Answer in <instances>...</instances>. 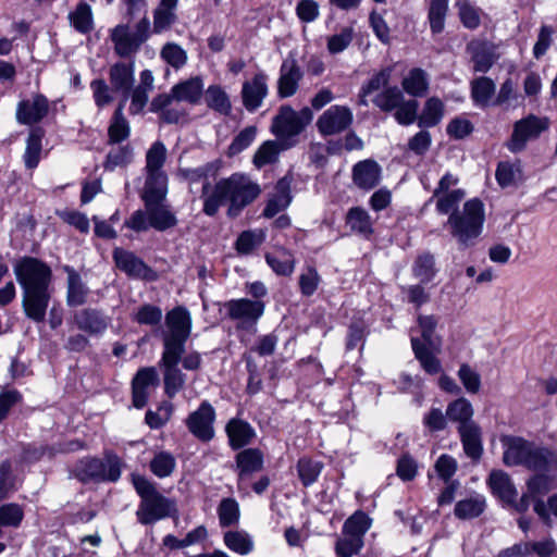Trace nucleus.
Returning <instances> with one entry per match:
<instances>
[{"label": "nucleus", "instance_id": "obj_1", "mask_svg": "<svg viewBox=\"0 0 557 557\" xmlns=\"http://www.w3.org/2000/svg\"><path fill=\"white\" fill-rule=\"evenodd\" d=\"M260 194L261 188L258 183L253 182L246 174L234 173L228 177L218 181L211 190L209 183L203 185V212L212 216L222 205H227V215L236 218Z\"/></svg>", "mask_w": 557, "mask_h": 557}, {"label": "nucleus", "instance_id": "obj_2", "mask_svg": "<svg viewBox=\"0 0 557 557\" xmlns=\"http://www.w3.org/2000/svg\"><path fill=\"white\" fill-rule=\"evenodd\" d=\"M14 273L23 288L25 314L35 322L44 321L50 300V268L36 258L24 257L15 263Z\"/></svg>", "mask_w": 557, "mask_h": 557}, {"label": "nucleus", "instance_id": "obj_3", "mask_svg": "<svg viewBox=\"0 0 557 557\" xmlns=\"http://www.w3.org/2000/svg\"><path fill=\"white\" fill-rule=\"evenodd\" d=\"M485 211L483 202L473 198L463 203L461 210L451 212L447 226L451 236L465 248L474 245L483 231Z\"/></svg>", "mask_w": 557, "mask_h": 557}, {"label": "nucleus", "instance_id": "obj_4", "mask_svg": "<svg viewBox=\"0 0 557 557\" xmlns=\"http://www.w3.org/2000/svg\"><path fill=\"white\" fill-rule=\"evenodd\" d=\"M504 448L503 460L506 466H523L534 471L548 470V451L516 436L502 438Z\"/></svg>", "mask_w": 557, "mask_h": 557}, {"label": "nucleus", "instance_id": "obj_5", "mask_svg": "<svg viewBox=\"0 0 557 557\" xmlns=\"http://www.w3.org/2000/svg\"><path fill=\"white\" fill-rule=\"evenodd\" d=\"M313 113L305 107L295 111L288 106L280 109L272 123V132L284 145V148L296 144V137L311 123Z\"/></svg>", "mask_w": 557, "mask_h": 557}, {"label": "nucleus", "instance_id": "obj_6", "mask_svg": "<svg viewBox=\"0 0 557 557\" xmlns=\"http://www.w3.org/2000/svg\"><path fill=\"white\" fill-rule=\"evenodd\" d=\"M176 223L175 214L163 201H152L145 202L144 210L135 211L125 221V226L135 232H144L150 227L163 232L175 226Z\"/></svg>", "mask_w": 557, "mask_h": 557}, {"label": "nucleus", "instance_id": "obj_7", "mask_svg": "<svg viewBox=\"0 0 557 557\" xmlns=\"http://www.w3.org/2000/svg\"><path fill=\"white\" fill-rule=\"evenodd\" d=\"M150 21L143 17L132 29L127 24H119L111 30V40L119 57L134 55L149 38Z\"/></svg>", "mask_w": 557, "mask_h": 557}, {"label": "nucleus", "instance_id": "obj_8", "mask_svg": "<svg viewBox=\"0 0 557 557\" xmlns=\"http://www.w3.org/2000/svg\"><path fill=\"white\" fill-rule=\"evenodd\" d=\"M166 331L163 335V351L184 352V345L190 335L191 318L184 307H176L165 315Z\"/></svg>", "mask_w": 557, "mask_h": 557}, {"label": "nucleus", "instance_id": "obj_9", "mask_svg": "<svg viewBox=\"0 0 557 557\" xmlns=\"http://www.w3.org/2000/svg\"><path fill=\"white\" fill-rule=\"evenodd\" d=\"M76 476L85 482L96 481H117L121 475V459L114 454H107L104 459L84 458L75 466Z\"/></svg>", "mask_w": 557, "mask_h": 557}, {"label": "nucleus", "instance_id": "obj_10", "mask_svg": "<svg viewBox=\"0 0 557 557\" xmlns=\"http://www.w3.org/2000/svg\"><path fill=\"white\" fill-rule=\"evenodd\" d=\"M547 128L548 120L546 117L531 114L521 119L515 123L507 147L511 152H520L525 148L529 140L536 139Z\"/></svg>", "mask_w": 557, "mask_h": 557}, {"label": "nucleus", "instance_id": "obj_11", "mask_svg": "<svg viewBox=\"0 0 557 557\" xmlns=\"http://www.w3.org/2000/svg\"><path fill=\"white\" fill-rule=\"evenodd\" d=\"M203 92V82L201 77H190L173 86L169 95H162L154 99L152 107H168L173 100L196 104L200 101Z\"/></svg>", "mask_w": 557, "mask_h": 557}, {"label": "nucleus", "instance_id": "obj_12", "mask_svg": "<svg viewBox=\"0 0 557 557\" xmlns=\"http://www.w3.org/2000/svg\"><path fill=\"white\" fill-rule=\"evenodd\" d=\"M225 308L228 317L237 321L239 327L249 329L262 317L265 306L262 300L240 298L230 300Z\"/></svg>", "mask_w": 557, "mask_h": 557}, {"label": "nucleus", "instance_id": "obj_13", "mask_svg": "<svg viewBox=\"0 0 557 557\" xmlns=\"http://www.w3.org/2000/svg\"><path fill=\"white\" fill-rule=\"evenodd\" d=\"M182 355L174 351L162 352L160 368L163 373L164 393L169 398L175 397L185 385L186 376L178 368Z\"/></svg>", "mask_w": 557, "mask_h": 557}, {"label": "nucleus", "instance_id": "obj_14", "mask_svg": "<svg viewBox=\"0 0 557 557\" xmlns=\"http://www.w3.org/2000/svg\"><path fill=\"white\" fill-rule=\"evenodd\" d=\"M354 120L352 111L346 106H332L317 121L318 131L324 135H335L347 129Z\"/></svg>", "mask_w": 557, "mask_h": 557}, {"label": "nucleus", "instance_id": "obj_15", "mask_svg": "<svg viewBox=\"0 0 557 557\" xmlns=\"http://www.w3.org/2000/svg\"><path fill=\"white\" fill-rule=\"evenodd\" d=\"M214 408L209 401L203 400L199 408L188 416L186 425L189 432L198 440L209 442L214 436Z\"/></svg>", "mask_w": 557, "mask_h": 557}, {"label": "nucleus", "instance_id": "obj_16", "mask_svg": "<svg viewBox=\"0 0 557 557\" xmlns=\"http://www.w3.org/2000/svg\"><path fill=\"white\" fill-rule=\"evenodd\" d=\"M113 260L116 268L129 277L145 281L157 280L156 272L132 251L117 247L113 250Z\"/></svg>", "mask_w": 557, "mask_h": 557}, {"label": "nucleus", "instance_id": "obj_17", "mask_svg": "<svg viewBox=\"0 0 557 557\" xmlns=\"http://www.w3.org/2000/svg\"><path fill=\"white\" fill-rule=\"evenodd\" d=\"M269 76L264 72L256 73L250 79L243 83L242 100L243 106L249 112L259 109L269 94Z\"/></svg>", "mask_w": 557, "mask_h": 557}, {"label": "nucleus", "instance_id": "obj_18", "mask_svg": "<svg viewBox=\"0 0 557 557\" xmlns=\"http://www.w3.org/2000/svg\"><path fill=\"white\" fill-rule=\"evenodd\" d=\"M172 509V503L160 493H156L140 502L137 517L143 524H150L170 516Z\"/></svg>", "mask_w": 557, "mask_h": 557}, {"label": "nucleus", "instance_id": "obj_19", "mask_svg": "<svg viewBox=\"0 0 557 557\" xmlns=\"http://www.w3.org/2000/svg\"><path fill=\"white\" fill-rule=\"evenodd\" d=\"M302 72L294 57L283 61L277 81V94L281 98H288L296 94Z\"/></svg>", "mask_w": 557, "mask_h": 557}, {"label": "nucleus", "instance_id": "obj_20", "mask_svg": "<svg viewBox=\"0 0 557 557\" xmlns=\"http://www.w3.org/2000/svg\"><path fill=\"white\" fill-rule=\"evenodd\" d=\"M48 113V100L42 95L18 102L16 120L20 124L30 125L42 120Z\"/></svg>", "mask_w": 557, "mask_h": 557}, {"label": "nucleus", "instance_id": "obj_21", "mask_svg": "<svg viewBox=\"0 0 557 557\" xmlns=\"http://www.w3.org/2000/svg\"><path fill=\"white\" fill-rule=\"evenodd\" d=\"M158 373L154 368L140 369L133 380V404L143 408L149 397V388L158 385Z\"/></svg>", "mask_w": 557, "mask_h": 557}, {"label": "nucleus", "instance_id": "obj_22", "mask_svg": "<svg viewBox=\"0 0 557 557\" xmlns=\"http://www.w3.org/2000/svg\"><path fill=\"white\" fill-rule=\"evenodd\" d=\"M290 201V181L287 177H283L276 183L274 190L270 194L263 215L269 219L275 216L285 210Z\"/></svg>", "mask_w": 557, "mask_h": 557}, {"label": "nucleus", "instance_id": "obj_23", "mask_svg": "<svg viewBox=\"0 0 557 557\" xmlns=\"http://www.w3.org/2000/svg\"><path fill=\"white\" fill-rule=\"evenodd\" d=\"M134 63L117 62L110 67L109 78L112 88L116 92H121L124 99L129 96L134 84Z\"/></svg>", "mask_w": 557, "mask_h": 557}, {"label": "nucleus", "instance_id": "obj_24", "mask_svg": "<svg viewBox=\"0 0 557 557\" xmlns=\"http://www.w3.org/2000/svg\"><path fill=\"white\" fill-rule=\"evenodd\" d=\"M381 180V166L373 160H363L354 165L352 181L361 189L374 188Z\"/></svg>", "mask_w": 557, "mask_h": 557}, {"label": "nucleus", "instance_id": "obj_25", "mask_svg": "<svg viewBox=\"0 0 557 557\" xmlns=\"http://www.w3.org/2000/svg\"><path fill=\"white\" fill-rule=\"evenodd\" d=\"M488 485L492 493L506 504H515L518 493L510 476L502 471L494 470L488 476Z\"/></svg>", "mask_w": 557, "mask_h": 557}, {"label": "nucleus", "instance_id": "obj_26", "mask_svg": "<svg viewBox=\"0 0 557 557\" xmlns=\"http://www.w3.org/2000/svg\"><path fill=\"white\" fill-rule=\"evenodd\" d=\"M527 485L528 492L522 495L520 502L516 505V508L520 511L528 509L529 498L534 499L535 503L537 499H540L541 496H544L550 490H553L555 482L552 476L536 474L528 481Z\"/></svg>", "mask_w": 557, "mask_h": 557}, {"label": "nucleus", "instance_id": "obj_27", "mask_svg": "<svg viewBox=\"0 0 557 557\" xmlns=\"http://www.w3.org/2000/svg\"><path fill=\"white\" fill-rule=\"evenodd\" d=\"M230 445L234 449H239L252 441L256 436L253 428L242 419H231L225 428Z\"/></svg>", "mask_w": 557, "mask_h": 557}, {"label": "nucleus", "instance_id": "obj_28", "mask_svg": "<svg viewBox=\"0 0 557 557\" xmlns=\"http://www.w3.org/2000/svg\"><path fill=\"white\" fill-rule=\"evenodd\" d=\"M411 346L416 359L428 374L435 375L442 372V363L436 357V354L440 351L433 350L430 346L422 344L417 337H411Z\"/></svg>", "mask_w": 557, "mask_h": 557}, {"label": "nucleus", "instance_id": "obj_29", "mask_svg": "<svg viewBox=\"0 0 557 557\" xmlns=\"http://www.w3.org/2000/svg\"><path fill=\"white\" fill-rule=\"evenodd\" d=\"M168 194V176L164 172L146 173L141 193L144 202L163 201Z\"/></svg>", "mask_w": 557, "mask_h": 557}, {"label": "nucleus", "instance_id": "obj_30", "mask_svg": "<svg viewBox=\"0 0 557 557\" xmlns=\"http://www.w3.org/2000/svg\"><path fill=\"white\" fill-rule=\"evenodd\" d=\"M486 507V499L483 495L473 493L455 505V516L461 520L474 519L483 513Z\"/></svg>", "mask_w": 557, "mask_h": 557}, {"label": "nucleus", "instance_id": "obj_31", "mask_svg": "<svg viewBox=\"0 0 557 557\" xmlns=\"http://www.w3.org/2000/svg\"><path fill=\"white\" fill-rule=\"evenodd\" d=\"M178 0H160L153 11V33L161 34L168 30L176 20Z\"/></svg>", "mask_w": 557, "mask_h": 557}, {"label": "nucleus", "instance_id": "obj_32", "mask_svg": "<svg viewBox=\"0 0 557 557\" xmlns=\"http://www.w3.org/2000/svg\"><path fill=\"white\" fill-rule=\"evenodd\" d=\"M74 320L79 330L90 334L102 333L108 327V319L92 309L77 312Z\"/></svg>", "mask_w": 557, "mask_h": 557}, {"label": "nucleus", "instance_id": "obj_33", "mask_svg": "<svg viewBox=\"0 0 557 557\" xmlns=\"http://www.w3.org/2000/svg\"><path fill=\"white\" fill-rule=\"evenodd\" d=\"M472 53L473 69L475 72H487L496 60L492 45L487 42L473 41L469 45Z\"/></svg>", "mask_w": 557, "mask_h": 557}, {"label": "nucleus", "instance_id": "obj_34", "mask_svg": "<svg viewBox=\"0 0 557 557\" xmlns=\"http://www.w3.org/2000/svg\"><path fill=\"white\" fill-rule=\"evenodd\" d=\"M446 417L449 421L458 423V428L476 424L473 420V407L471 403L460 397L448 404Z\"/></svg>", "mask_w": 557, "mask_h": 557}, {"label": "nucleus", "instance_id": "obj_35", "mask_svg": "<svg viewBox=\"0 0 557 557\" xmlns=\"http://www.w3.org/2000/svg\"><path fill=\"white\" fill-rule=\"evenodd\" d=\"M265 261L277 275L289 276L295 269V259L290 251L284 248H276L265 255Z\"/></svg>", "mask_w": 557, "mask_h": 557}, {"label": "nucleus", "instance_id": "obj_36", "mask_svg": "<svg viewBox=\"0 0 557 557\" xmlns=\"http://www.w3.org/2000/svg\"><path fill=\"white\" fill-rule=\"evenodd\" d=\"M205 102L208 108L222 115H228L232 111L230 96L220 85H210L205 90Z\"/></svg>", "mask_w": 557, "mask_h": 557}, {"label": "nucleus", "instance_id": "obj_37", "mask_svg": "<svg viewBox=\"0 0 557 557\" xmlns=\"http://www.w3.org/2000/svg\"><path fill=\"white\" fill-rule=\"evenodd\" d=\"M496 181L500 187L517 186L524 181L520 162H500L496 169Z\"/></svg>", "mask_w": 557, "mask_h": 557}, {"label": "nucleus", "instance_id": "obj_38", "mask_svg": "<svg viewBox=\"0 0 557 557\" xmlns=\"http://www.w3.org/2000/svg\"><path fill=\"white\" fill-rule=\"evenodd\" d=\"M236 461L239 470V484H242L252 472L261 469L262 455L258 449H245L237 455Z\"/></svg>", "mask_w": 557, "mask_h": 557}, {"label": "nucleus", "instance_id": "obj_39", "mask_svg": "<svg viewBox=\"0 0 557 557\" xmlns=\"http://www.w3.org/2000/svg\"><path fill=\"white\" fill-rule=\"evenodd\" d=\"M70 25L81 34H87L94 28V15L91 7L81 1L73 11L69 13Z\"/></svg>", "mask_w": 557, "mask_h": 557}, {"label": "nucleus", "instance_id": "obj_40", "mask_svg": "<svg viewBox=\"0 0 557 557\" xmlns=\"http://www.w3.org/2000/svg\"><path fill=\"white\" fill-rule=\"evenodd\" d=\"M465 453L472 459L482 454L481 430L478 424L458 428Z\"/></svg>", "mask_w": 557, "mask_h": 557}, {"label": "nucleus", "instance_id": "obj_41", "mask_svg": "<svg viewBox=\"0 0 557 557\" xmlns=\"http://www.w3.org/2000/svg\"><path fill=\"white\" fill-rule=\"evenodd\" d=\"M126 97L122 99L114 112L108 133L111 143H121L129 136V124L123 114Z\"/></svg>", "mask_w": 557, "mask_h": 557}, {"label": "nucleus", "instance_id": "obj_42", "mask_svg": "<svg viewBox=\"0 0 557 557\" xmlns=\"http://www.w3.org/2000/svg\"><path fill=\"white\" fill-rule=\"evenodd\" d=\"M494 94L495 84L486 76L479 77L471 83V97L474 104L480 108L488 107Z\"/></svg>", "mask_w": 557, "mask_h": 557}, {"label": "nucleus", "instance_id": "obj_43", "mask_svg": "<svg viewBox=\"0 0 557 557\" xmlns=\"http://www.w3.org/2000/svg\"><path fill=\"white\" fill-rule=\"evenodd\" d=\"M404 90L413 97L423 96L429 88V78L422 69H412L403 79Z\"/></svg>", "mask_w": 557, "mask_h": 557}, {"label": "nucleus", "instance_id": "obj_44", "mask_svg": "<svg viewBox=\"0 0 557 557\" xmlns=\"http://www.w3.org/2000/svg\"><path fill=\"white\" fill-rule=\"evenodd\" d=\"M223 541L228 549L242 556L248 555L253 550L251 536L242 530L226 532Z\"/></svg>", "mask_w": 557, "mask_h": 557}, {"label": "nucleus", "instance_id": "obj_45", "mask_svg": "<svg viewBox=\"0 0 557 557\" xmlns=\"http://www.w3.org/2000/svg\"><path fill=\"white\" fill-rule=\"evenodd\" d=\"M418 324L421 332L422 344L430 346L433 350L441 351V338L435 335L437 320L434 315H419Z\"/></svg>", "mask_w": 557, "mask_h": 557}, {"label": "nucleus", "instance_id": "obj_46", "mask_svg": "<svg viewBox=\"0 0 557 557\" xmlns=\"http://www.w3.org/2000/svg\"><path fill=\"white\" fill-rule=\"evenodd\" d=\"M444 115V103L435 97L426 100L422 113L419 116V126H435Z\"/></svg>", "mask_w": 557, "mask_h": 557}, {"label": "nucleus", "instance_id": "obj_47", "mask_svg": "<svg viewBox=\"0 0 557 557\" xmlns=\"http://www.w3.org/2000/svg\"><path fill=\"white\" fill-rule=\"evenodd\" d=\"M42 134L39 129H33L26 140L24 163L27 169H35L40 161Z\"/></svg>", "mask_w": 557, "mask_h": 557}, {"label": "nucleus", "instance_id": "obj_48", "mask_svg": "<svg viewBox=\"0 0 557 557\" xmlns=\"http://www.w3.org/2000/svg\"><path fill=\"white\" fill-rule=\"evenodd\" d=\"M466 193L461 188L451 189L450 193L433 195L432 199H436V210L441 214L451 213L459 210L458 206L463 200Z\"/></svg>", "mask_w": 557, "mask_h": 557}, {"label": "nucleus", "instance_id": "obj_49", "mask_svg": "<svg viewBox=\"0 0 557 557\" xmlns=\"http://www.w3.org/2000/svg\"><path fill=\"white\" fill-rule=\"evenodd\" d=\"M414 277H417L421 284L430 283L437 270L435 269L434 257L430 253H423L419 256L412 267Z\"/></svg>", "mask_w": 557, "mask_h": 557}, {"label": "nucleus", "instance_id": "obj_50", "mask_svg": "<svg viewBox=\"0 0 557 557\" xmlns=\"http://www.w3.org/2000/svg\"><path fill=\"white\" fill-rule=\"evenodd\" d=\"M449 0H430L429 22L433 34L443 32Z\"/></svg>", "mask_w": 557, "mask_h": 557}, {"label": "nucleus", "instance_id": "obj_51", "mask_svg": "<svg viewBox=\"0 0 557 557\" xmlns=\"http://www.w3.org/2000/svg\"><path fill=\"white\" fill-rule=\"evenodd\" d=\"M371 527V519L363 511H356L349 517L343 528V534L363 540V535Z\"/></svg>", "mask_w": 557, "mask_h": 557}, {"label": "nucleus", "instance_id": "obj_52", "mask_svg": "<svg viewBox=\"0 0 557 557\" xmlns=\"http://www.w3.org/2000/svg\"><path fill=\"white\" fill-rule=\"evenodd\" d=\"M347 225L351 231L362 235L372 232V222L368 212L361 208H351L347 213Z\"/></svg>", "mask_w": 557, "mask_h": 557}, {"label": "nucleus", "instance_id": "obj_53", "mask_svg": "<svg viewBox=\"0 0 557 557\" xmlns=\"http://www.w3.org/2000/svg\"><path fill=\"white\" fill-rule=\"evenodd\" d=\"M87 296V287L83 284L79 275L73 271H69L67 282V304L70 306H81L85 302Z\"/></svg>", "mask_w": 557, "mask_h": 557}, {"label": "nucleus", "instance_id": "obj_54", "mask_svg": "<svg viewBox=\"0 0 557 557\" xmlns=\"http://www.w3.org/2000/svg\"><path fill=\"white\" fill-rule=\"evenodd\" d=\"M166 159V148L163 143L156 141L146 154V173L164 172L162 170Z\"/></svg>", "mask_w": 557, "mask_h": 557}, {"label": "nucleus", "instance_id": "obj_55", "mask_svg": "<svg viewBox=\"0 0 557 557\" xmlns=\"http://www.w3.org/2000/svg\"><path fill=\"white\" fill-rule=\"evenodd\" d=\"M322 463L320 461L312 460L310 458H300L297 463V470L300 481L305 486L313 484L322 470Z\"/></svg>", "mask_w": 557, "mask_h": 557}, {"label": "nucleus", "instance_id": "obj_56", "mask_svg": "<svg viewBox=\"0 0 557 557\" xmlns=\"http://www.w3.org/2000/svg\"><path fill=\"white\" fill-rule=\"evenodd\" d=\"M391 77V70L384 69L379 73L374 74L370 81L362 86L360 90V99L359 103L361 106H368L367 97H369L374 91L380 90L382 87L386 86Z\"/></svg>", "mask_w": 557, "mask_h": 557}, {"label": "nucleus", "instance_id": "obj_57", "mask_svg": "<svg viewBox=\"0 0 557 557\" xmlns=\"http://www.w3.org/2000/svg\"><path fill=\"white\" fill-rule=\"evenodd\" d=\"M265 238V234L261 230L245 231L236 240V249L239 253H249L259 247Z\"/></svg>", "mask_w": 557, "mask_h": 557}, {"label": "nucleus", "instance_id": "obj_58", "mask_svg": "<svg viewBox=\"0 0 557 557\" xmlns=\"http://www.w3.org/2000/svg\"><path fill=\"white\" fill-rule=\"evenodd\" d=\"M219 521L222 527L236 524L239 519V506L233 498H224L218 507Z\"/></svg>", "mask_w": 557, "mask_h": 557}, {"label": "nucleus", "instance_id": "obj_59", "mask_svg": "<svg viewBox=\"0 0 557 557\" xmlns=\"http://www.w3.org/2000/svg\"><path fill=\"white\" fill-rule=\"evenodd\" d=\"M403 98V92L397 87H389L379 92L373 102L383 111H392L400 104Z\"/></svg>", "mask_w": 557, "mask_h": 557}, {"label": "nucleus", "instance_id": "obj_60", "mask_svg": "<svg viewBox=\"0 0 557 557\" xmlns=\"http://www.w3.org/2000/svg\"><path fill=\"white\" fill-rule=\"evenodd\" d=\"M160 55L169 65L180 69L187 62L186 51L175 42H168L161 49Z\"/></svg>", "mask_w": 557, "mask_h": 557}, {"label": "nucleus", "instance_id": "obj_61", "mask_svg": "<svg viewBox=\"0 0 557 557\" xmlns=\"http://www.w3.org/2000/svg\"><path fill=\"white\" fill-rule=\"evenodd\" d=\"M456 7L463 26L474 29L480 25V10L472 5L468 0H457Z\"/></svg>", "mask_w": 557, "mask_h": 557}, {"label": "nucleus", "instance_id": "obj_62", "mask_svg": "<svg viewBox=\"0 0 557 557\" xmlns=\"http://www.w3.org/2000/svg\"><path fill=\"white\" fill-rule=\"evenodd\" d=\"M175 458L165 451L158 453L150 461V469L159 478L169 476L175 468Z\"/></svg>", "mask_w": 557, "mask_h": 557}, {"label": "nucleus", "instance_id": "obj_63", "mask_svg": "<svg viewBox=\"0 0 557 557\" xmlns=\"http://www.w3.org/2000/svg\"><path fill=\"white\" fill-rule=\"evenodd\" d=\"M256 136L257 128L255 126H248L240 131L228 146L227 156L234 157L248 148L255 140Z\"/></svg>", "mask_w": 557, "mask_h": 557}, {"label": "nucleus", "instance_id": "obj_64", "mask_svg": "<svg viewBox=\"0 0 557 557\" xmlns=\"http://www.w3.org/2000/svg\"><path fill=\"white\" fill-rule=\"evenodd\" d=\"M280 148L276 141L268 140L263 143L253 156V163L257 168H262L273 163L278 156Z\"/></svg>", "mask_w": 557, "mask_h": 557}]
</instances>
